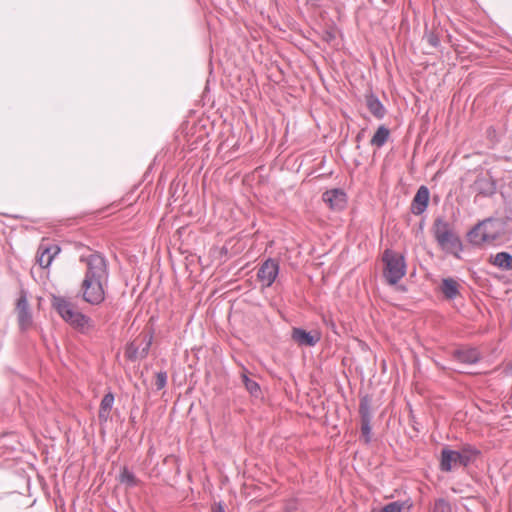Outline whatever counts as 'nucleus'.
<instances>
[{
    "label": "nucleus",
    "instance_id": "1",
    "mask_svg": "<svg viewBox=\"0 0 512 512\" xmlns=\"http://www.w3.org/2000/svg\"><path fill=\"white\" fill-rule=\"evenodd\" d=\"M80 260L87 266L80 286L82 299L91 305H99L105 299L104 288L108 281L106 260L98 253L81 256Z\"/></svg>",
    "mask_w": 512,
    "mask_h": 512
},
{
    "label": "nucleus",
    "instance_id": "2",
    "mask_svg": "<svg viewBox=\"0 0 512 512\" xmlns=\"http://www.w3.org/2000/svg\"><path fill=\"white\" fill-rule=\"evenodd\" d=\"M52 305L61 318L75 329L85 332L93 328V321L75 307L69 300L63 297H54Z\"/></svg>",
    "mask_w": 512,
    "mask_h": 512
},
{
    "label": "nucleus",
    "instance_id": "3",
    "mask_svg": "<svg viewBox=\"0 0 512 512\" xmlns=\"http://www.w3.org/2000/svg\"><path fill=\"white\" fill-rule=\"evenodd\" d=\"M383 275L390 285L398 283L406 273L404 256L392 250H385L382 257Z\"/></svg>",
    "mask_w": 512,
    "mask_h": 512
},
{
    "label": "nucleus",
    "instance_id": "4",
    "mask_svg": "<svg viewBox=\"0 0 512 512\" xmlns=\"http://www.w3.org/2000/svg\"><path fill=\"white\" fill-rule=\"evenodd\" d=\"M476 453L477 451L471 448H464L461 451L444 448L441 452L440 468L448 472L460 466H467Z\"/></svg>",
    "mask_w": 512,
    "mask_h": 512
},
{
    "label": "nucleus",
    "instance_id": "5",
    "mask_svg": "<svg viewBox=\"0 0 512 512\" xmlns=\"http://www.w3.org/2000/svg\"><path fill=\"white\" fill-rule=\"evenodd\" d=\"M433 230L434 236L442 249L452 250L459 246V238L451 230L450 225L445 220L437 219L434 223Z\"/></svg>",
    "mask_w": 512,
    "mask_h": 512
},
{
    "label": "nucleus",
    "instance_id": "6",
    "mask_svg": "<svg viewBox=\"0 0 512 512\" xmlns=\"http://www.w3.org/2000/svg\"><path fill=\"white\" fill-rule=\"evenodd\" d=\"M494 222L487 220L476 226L470 233V241L476 245H480L484 242L493 241L496 239V235L492 233Z\"/></svg>",
    "mask_w": 512,
    "mask_h": 512
},
{
    "label": "nucleus",
    "instance_id": "7",
    "mask_svg": "<svg viewBox=\"0 0 512 512\" xmlns=\"http://www.w3.org/2000/svg\"><path fill=\"white\" fill-rule=\"evenodd\" d=\"M279 272V265L272 259L266 260L258 270L257 277L263 286L269 287L275 281Z\"/></svg>",
    "mask_w": 512,
    "mask_h": 512
},
{
    "label": "nucleus",
    "instance_id": "8",
    "mask_svg": "<svg viewBox=\"0 0 512 512\" xmlns=\"http://www.w3.org/2000/svg\"><path fill=\"white\" fill-rule=\"evenodd\" d=\"M292 339L300 346L312 347L320 341L321 334L318 331L307 332L301 328H294Z\"/></svg>",
    "mask_w": 512,
    "mask_h": 512
},
{
    "label": "nucleus",
    "instance_id": "9",
    "mask_svg": "<svg viewBox=\"0 0 512 512\" xmlns=\"http://www.w3.org/2000/svg\"><path fill=\"white\" fill-rule=\"evenodd\" d=\"M17 315L19 326L22 330L28 329L32 324V316L28 308V301L24 294L17 301Z\"/></svg>",
    "mask_w": 512,
    "mask_h": 512
},
{
    "label": "nucleus",
    "instance_id": "10",
    "mask_svg": "<svg viewBox=\"0 0 512 512\" xmlns=\"http://www.w3.org/2000/svg\"><path fill=\"white\" fill-rule=\"evenodd\" d=\"M60 252L57 245L41 244L37 253V262L42 268H47L52 263L54 257Z\"/></svg>",
    "mask_w": 512,
    "mask_h": 512
},
{
    "label": "nucleus",
    "instance_id": "11",
    "mask_svg": "<svg viewBox=\"0 0 512 512\" xmlns=\"http://www.w3.org/2000/svg\"><path fill=\"white\" fill-rule=\"evenodd\" d=\"M323 201L331 209L342 210L346 205V194L340 189L329 190L323 194Z\"/></svg>",
    "mask_w": 512,
    "mask_h": 512
},
{
    "label": "nucleus",
    "instance_id": "12",
    "mask_svg": "<svg viewBox=\"0 0 512 512\" xmlns=\"http://www.w3.org/2000/svg\"><path fill=\"white\" fill-rule=\"evenodd\" d=\"M429 201V190L425 186H421L412 202V212L416 215L421 214L427 208Z\"/></svg>",
    "mask_w": 512,
    "mask_h": 512
},
{
    "label": "nucleus",
    "instance_id": "13",
    "mask_svg": "<svg viewBox=\"0 0 512 512\" xmlns=\"http://www.w3.org/2000/svg\"><path fill=\"white\" fill-rule=\"evenodd\" d=\"M454 357L461 363L473 364L479 360L480 354L475 348H463L456 350Z\"/></svg>",
    "mask_w": 512,
    "mask_h": 512
},
{
    "label": "nucleus",
    "instance_id": "14",
    "mask_svg": "<svg viewBox=\"0 0 512 512\" xmlns=\"http://www.w3.org/2000/svg\"><path fill=\"white\" fill-rule=\"evenodd\" d=\"M441 292L447 299H454L459 294V284L452 278H445L442 280Z\"/></svg>",
    "mask_w": 512,
    "mask_h": 512
},
{
    "label": "nucleus",
    "instance_id": "15",
    "mask_svg": "<svg viewBox=\"0 0 512 512\" xmlns=\"http://www.w3.org/2000/svg\"><path fill=\"white\" fill-rule=\"evenodd\" d=\"M113 403H114V395L112 393H107L103 397V399L100 403V408H99V413H98V417H99L100 421L105 422L108 420L110 411L113 407Z\"/></svg>",
    "mask_w": 512,
    "mask_h": 512
},
{
    "label": "nucleus",
    "instance_id": "16",
    "mask_svg": "<svg viewBox=\"0 0 512 512\" xmlns=\"http://www.w3.org/2000/svg\"><path fill=\"white\" fill-rule=\"evenodd\" d=\"M491 263L503 270H512V255L507 252H499L492 257Z\"/></svg>",
    "mask_w": 512,
    "mask_h": 512
},
{
    "label": "nucleus",
    "instance_id": "17",
    "mask_svg": "<svg viewBox=\"0 0 512 512\" xmlns=\"http://www.w3.org/2000/svg\"><path fill=\"white\" fill-rule=\"evenodd\" d=\"M367 107L369 111L377 118L385 115V109L381 102L373 95L367 97Z\"/></svg>",
    "mask_w": 512,
    "mask_h": 512
},
{
    "label": "nucleus",
    "instance_id": "18",
    "mask_svg": "<svg viewBox=\"0 0 512 512\" xmlns=\"http://www.w3.org/2000/svg\"><path fill=\"white\" fill-rule=\"evenodd\" d=\"M389 137V130L384 126H380L371 139V144L381 147L385 144Z\"/></svg>",
    "mask_w": 512,
    "mask_h": 512
},
{
    "label": "nucleus",
    "instance_id": "19",
    "mask_svg": "<svg viewBox=\"0 0 512 512\" xmlns=\"http://www.w3.org/2000/svg\"><path fill=\"white\" fill-rule=\"evenodd\" d=\"M411 508V504L408 502H391L387 505H385L379 512H402V511H409Z\"/></svg>",
    "mask_w": 512,
    "mask_h": 512
},
{
    "label": "nucleus",
    "instance_id": "20",
    "mask_svg": "<svg viewBox=\"0 0 512 512\" xmlns=\"http://www.w3.org/2000/svg\"><path fill=\"white\" fill-rule=\"evenodd\" d=\"M242 382L251 395H253V396L258 395V393L260 391V387H259L258 383H256L254 380L249 379L246 374L242 375Z\"/></svg>",
    "mask_w": 512,
    "mask_h": 512
},
{
    "label": "nucleus",
    "instance_id": "21",
    "mask_svg": "<svg viewBox=\"0 0 512 512\" xmlns=\"http://www.w3.org/2000/svg\"><path fill=\"white\" fill-rule=\"evenodd\" d=\"M120 480L122 483L127 484L128 486H135L137 484V480L133 473L124 469L120 475Z\"/></svg>",
    "mask_w": 512,
    "mask_h": 512
},
{
    "label": "nucleus",
    "instance_id": "22",
    "mask_svg": "<svg viewBox=\"0 0 512 512\" xmlns=\"http://www.w3.org/2000/svg\"><path fill=\"white\" fill-rule=\"evenodd\" d=\"M360 414L361 420H371L370 406L366 399H363L360 403Z\"/></svg>",
    "mask_w": 512,
    "mask_h": 512
},
{
    "label": "nucleus",
    "instance_id": "23",
    "mask_svg": "<svg viewBox=\"0 0 512 512\" xmlns=\"http://www.w3.org/2000/svg\"><path fill=\"white\" fill-rule=\"evenodd\" d=\"M432 512H451V507L447 501L444 499H438L435 502L434 508Z\"/></svg>",
    "mask_w": 512,
    "mask_h": 512
},
{
    "label": "nucleus",
    "instance_id": "24",
    "mask_svg": "<svg viewBox=\"0 0 512 512\" xmlns=\"http://www.w3.org/2000/svg\"><path fill=\"white\" fill-rule=\"evenodd\" d=\"M167 382V375L164 372H159L156 375L155 386L158 390L165 387Z\"/></svg>",
    "mask_w": 512,
    "mask_h": 512
},
{
    "label": "nucleus",
    "instance_id": "25",
    "mask_svg": "<svg viewBox=\"0 0 512 512\" xmlns=\"http://www.w3.org/2000/svg\"><path fill=\"white\" fill-rule=\"evenodd\" d=\"M370 421L371 420H362V425H361V430H362V434L364 436H366V441L369 440V435H370V432H371V426H370Z\"/></svg>",
    "mask_w": 512,
    "mask_h": 512
},
{
    "label": "nucleus",
    "instance_id": "26",
    "mask_svg": "<svg viewBox=\"0 0 512 512\" xmlns=\"http://www.w3.org/2000/svg\"><path fill=\"white\" fill-rule=\"evenodd\" d=\"M151 342H152V337L149 336L147 338V342H146L145 347L142 349V352H141L142 356H145L148 353V350H149V347L151 345Z\"/></svg>",
    "mask_w": 512,
    "mask_h": 512
},
{
    "label": "nucleus",
    "instance_id": "27",
    "mask_svg": "<svg viewBox=\"0 0 512 512\" xmlns=\"http://www.w3.org/2000/svg\"><path fill=\"white\" fill-rule=\"evenodd\" d=\"M213 512H225V509L222 504H215L212 508Z\"/></svg>",
    "mask_w": 512,
    "mask_h": 512
},
{
    "label": "nucleus",
    "instance_id": "28",
    "mask_svg": "<svg viewBox=\"0 0 512 512\" xmlns=\"http://www.w3.org/2000/svg\"><path fill=\"white\" fill-rule=\"evenodd\" d=\"M507 372L512 375V363L507 367Z\"/></svg>",
    "mask_w": 512,
    "mask_h": 512
},
{
    "label": "nucleus",
    "instance_id": "29",
    "mask_svg": "<svg viewBox=\"0 0 512 512\" xmlns=\"http://www.w3.org/2000/svg\"><path fill=\"white\" fill-rule=\"evenodd\" d=\"M307 1L310 2V3L315 4V3L319 2L320 0H307Z\"/></svg>",
    "mask_w": 512,
    "mask_h": 512
}]
</instances>
